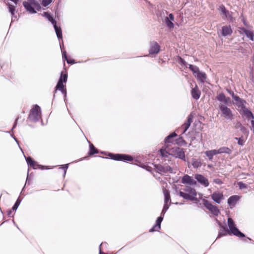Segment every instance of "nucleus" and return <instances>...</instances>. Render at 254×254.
I'll return each mask as SVG.
<instances>
[{"mask_svg": "<svg viewBox=\"0 0 254 254\" xmlns=\"http://www.w3.org/2000/svg\"><path fill=\"white\" fill-rule=\"evenodd\" d=\"M156 172L161 175L168 172L173 173V169L170 166H163L159 164H153Z\"/></svg>", "mask_w": 254, "mask_h": 254, "instance_id": "9", "label": "nucleus"}, {"mask_svg": "<svg viewBox=\"0 0 254 254\" xmlns=\"http://www.w3.org/2000/svg\"><path fill=\"white\" fill-rule=\"evenodd\" d=\"M206 156L208 158L209 160H211L213 157V154L211 150H208L205 152Z\"/></svg>", "mask_w": 254, "mask_h": 254, "instance_id": "50", "label": "nucleus"}, {"mask_svg": "<svg viewBox=\"0 0 254 254\" xmlns=\"http://www.w3.org/2000/svg\"><path fill=\"white\" fill-rule=\"evenodd\" d=\"M219 108L221 112V116L226 119H232L233 115L232 111L227 106L223 104H221L219 106Z\"/></svg>", "mask_w": 254, "mask_h": 254, "instance_id": "8", "label": "nucleus"}, {"mask_svg": "<svg viewBox=\"0 0 254 254\" xmlns=\"http://www.w3.org/2000/svg\"><path fill=\"white\" fill-rule=\"evenodd\" d=\"M239 29L240 30V34L244 33L250 40L252 41L254 40V32L253 31L249 30L244 27H240Z\"/></svg>", "mask_w": 254, "mask_h": 254, "instance_id": "17", "label": "nucleus"}, {"mask_svg": "<svg viewBox=\"0 0 254 254\" xmlns=\"http://www.w3.org/2000/svg\"><path fill=\"white\" fill-rule=\"evenodd\" d=\"M177 136V134L175 132H172L167 135L164 140V145H167L169 147L170 143H173L174 139V138Z\"/></svg>", "mask_w": 254, "mask_h": 254, "instance_id": "20", "label": "nucleus"}, {"mask_svg": "<svg viewBox=\"0 0 254 254\" xmlns=\"http://www.w3.org/2000/svg\"><path fill=\"white\" fill-rule=\"evenodd\" d=\"M160 45L157 42H151L149 54L150 55L157 54L160 51Z\"/></svg>", "mask_w": 254, "mask_h": 254, "instance_id": "15", "label": "nucleus"}, {"mask_svg": "<svg viewBox=\"0 0 254 254\" xmlns=\"http://www.w3.org/2000/svg\"><path fill=\"white\" fill-rule=\"evenodd\" d=\"M194 76L197 80L202 83H204L206 79V74L204 72L200 70L196 74H194Z\"/></svg>", "mask_w": 254, "mask_h": 254, "instance_id": "30", "label": "nucleus"}, {"mask_svg": "<svg viewBox=\"0 0 254 254\" xmlns=\"http://www.w3.org/2000/svg\"><path fill=\"white\" fill-rule=\"evenodd\" d=\"M211 198L215 203L218 204H220L222 200L224 199L223 194L218 191H214L211 194Z\"/></svg>", "mask_w": 254, "mask_h": 254, "instance_id": "13", "label": "nucleus"}, {"mask_svg": "<svg viewBox=\"0 0 254 254\" xmlns=\"http://www.w3.org/2000/svg\"><path fill=\"white\" fill-rule=\"evenodd\" d=\"M65 64V63H64V71H62L61 72V73H60V77L59 78V80L58 81H59L60 82H62V83H65L67 81V78H68V74H67V72L66 71V68L64 67Z\"/></svg>", "mask_w": 254, "mask_h": 254, "instance_id": "25", "label": "nucleus"}, {"mask_svg": "<svg viewBox=\"0 0 254 254\" xmlns=\"http://www.w3.org/2000/svg\"><path fill=\"white\" fill-rule=\"evenodd\" d=\"M233 33V30L230 25H225L222 26L221 29V35L223 37L231 35Z\"/></svg>", "mask_w": 254, "mask_h": 254, "instance_id": "22", "label": "nucleus"}, {"mask_svg": "<svg viewBox=\"0 0 254 254\" xmlns=\"http://www.w3.org/2000/svg\"><path fill=\"white\" fill-rule=\"evenodd\" d=\"M19 119V117H18L17 118H16V119L15 120V121L12 125V128L11 129V131L12 132L13 129L16 127V126H17V122H18V119Z\"/></svg>", "mask_w": 254, "mask_h": 254, "instance_id": "56", "label": "nucleus"}, {"mask_svg": "<svg viewBox=\"0 0 254 254\" xmlns=\"http://www.w3.org/2000/svg\"><path fill=\"white\" fill-rule=\"evenodd\" d=\"M242 22H243V23L244 24V25L247 28H249L250 27V24L248 22L247 20V19L246 18H242Z\"/></svg>", "mask_w": 254, "mask_h": 254, "instance_id": "58", "label": "nucleus"}, {"mask_svg": "<svg viewBox=\"0 0 254 254\" xmlns=\"http://www.w3.org/2000/svg\"><path fill=\"white\" fill-rule=\"evenodd\" d=\"M177 61L179 64H180L182 66H184L186 68H187L188 65H189L188 63L186 62V61L183 58H182L181 56L179 55L177 56Z\"/></svg>", "mask_w": 254, "mask_h": 254, "instance_id": "37", "label": "nucleus"}, {"mask_svg": "<svg viewBox=\"0 0 254 254\" xmlns=\"http://www.w3.org/2000/svg\"><path fill=\"white\" fill-rule=\"evenodd\" d=\"M162 222V221L161 218H157L155 224L149 229V232L152 233L155 231H159V230L161 229V225Z\"/></svg>", "mask_w": 254, "mask_h": 254, "instance_id": "23", "label": "nucleus"}, {"mask_svg": "<svg viewBox=\"0 0 254 254\" xmlns=\"http://www.w3.org/2000/svg\"><path fill=\"white\" fill-rule=\"evenodd\" d=\"M234 100L236 102L237 106L239 108H241V110L246 107L245 106V104L247 103L246 101L242 98H241L239 96L235 98Z\"/></svg>", "mask_w": 254, "mask_h": 254, "instance_id": "31", "label": "nucleus"}, {"mask_svg": "<svg viewBox=\"0 0 254 254\" xmlns=\"http://www.w3.org/2000/svg\"><path fill=\"white\" fill-rule=\"evenodd\" d=\"M0 68L2 69L3 71L5 72L4 74L7 76H9L10 78H12V73L10 72V64L9 63H6L1 64L0 63Z\"/></svg>", "mask_w": 254, "mask_h": 254, "instance_id": "21", "label": "nucleus"}, {"mask_svg": "<svg viewBox=\"0 0 254 254\" xmlns=\"http://www.w3.org/2000/svg\"><path fill=\"white\" fill-rule=\"evenodd\" d=\"M160 156L163 158H167L168 155H170V151L169 147L167 145H164L159 150Z\"/></svg>", "mask_w": 254, "mask_h": 254, "instance_id": "26", "label": "nucleus"}, {"mask_svg": "<svg viewBox=\"0 0 254 254\" xmlns=\"http://www.w3.org/2000/svg\"><path fill=\"white\" fill-rule=\"evenodd\" d=\"M226 91L232 96L233 100H234L235 98L238 96V95L235 94L234 92L230 89L227 88Z\"/></svg>", "mask_w": 254, "mask_h": 254, "instance_id": "53", "label": "nucleus"}, {"mask_svg": "<svg viewBox=\"0 0 254 254\" xmlns=\"http://www.w3.org/2000/svg\"><path fill=\"white\" fill-rule=\"evenodd\" d=\"M240 113L242 117H246L247 119H251V120L254 119L253 112L246 107L241 110Z\"/></svg>", "mask_w": 254, "mask_h": 254, "instance_id": "16", "label": "nucleus"}, {"mask_svg": "<svg viewBox=\"0 0 254 254\" xmlns=\"http://www.w3.org/2000/svg\"><path fill=\"white\" fill-rule=\"evenodd\" d=\"M63 60L64 61H66V63L69 64H75V60L73 59H67V54L66 51H63Z\"/></svg>", "mask_w": 254, "mask_h": 254, "instance_id": "33", "label": "nucleus"}, {"mask_svg": "<svg viewBox=\"0 0 254 254\" xmlns=\"http://www.w3.org/2000/svg\"><path fill=\"white\" fill-rule=\"evenodd\" d=\"M170 156L174 157L176 158L180 159L185 162L186 161L185 150L183 148H181L179 147L175 146L170 148Z\"/></svg>", "mask_w": 254, "mask_h": 254, "instance_id": "6", "label": "nucleus"}, {"mask_svg": "<svg viewBox=\"0 0 254 254\" xmlns=\"http://www.w3.org/2000/svg\"><path fill=\"white\" fill-rule=\"evenodd\" d=\"M240 129L244 134L248 135L249 134V131L248 129L244 126H243Z\"/></svg>", "mask_w": 254, "mask_h": 254, "instance_id": "54", "label": "nucleus"}, {"mask_svg": "<svg viewBox=\"0 0 254 254\" xmlns=\"http://www.w3.org/2000/svg\"><path fill=\"white\" fill-rule=\"evenodd\" d=\"M184 190L185 191L188 192L189 194L194 192L195 194L194 195H195V197H196L197 192L194 188H192L191 187L188 186L187 187V188L185 189Z\"/></svg>", "mask_w": 254, "mask_h": 254, "instance_id": "43", "label": "nucleus"}, {"mask_svg": "<svg viewBox=\"0 0 254 254\" xmlns=\"http://www.w3.org/2000/svg\"><path fill=\"white\" fill-rule=\"evenodd\" d=\"M238 185L240 190L247 188L248 185L242 181L238 182Z\"/></svg>", "mask_w": 254, "mask_h": 254, "instance_id": "48", "label": "nucleus"}, {"mask_svg": "<svg viewBox=\"0 0 254 254\" xmlns=\"http://www.w3.org/2000/svg\"><path fill=\"white\" fill-rule=\"evenodd\" d=\"M194 178L201 185L203 186L204 187H208L209 183L207 178L205 177L203 175L200 174H196L194 175Z\"/></svg>", "mask_w": 254, "mask_h": 254, "instance_id": "10", "label": "nucleus"}, {"mask_svg": "<svg viewBox=\"0 0 254 254\" xmlns=\"http://www.w3.org/2000/svg\"><path fill=\"white\" fill-rule=\"evenodd\" d=\"M89 142V150L88 155L89 156H92L95 154L99 153V150L95 147V146L90 141Z\"/></svg>", "mask_w": 254, "mask_h": 254, "instance_id": "27", "label": "nucleus"}, {"mask_svg": "<svg viewBox=\"0 0 254 254\" xmlns=\"http://www.w3.org/2000/svg\"><path fill=\"white\" fill-rule=\"evenodd\" d=\"M39 112H41L40 106L37 104L33 105L28 115V120L33 123L38 122L41 118Z\"/></svg>", "mask_w": 254, "mask_h": 254, "instance_id": "5", "label": "nucleus"}, {"mask_svg": "<svg viewBox=\"0 0 254 254\" xmlns=\"http://www.w3.org/2000/svg\"><path fill=\"white\" fill-rule=\"evenodd\" d=\"M224 224H222L219 227L220 230L216 239L228 235L230 236H235L245 242H247V240L252 241L250 238L246 237L245 234L239 229L232 218L228 217L227 226L225 224V220L224 221Z\"/></svg>", "mask_w": 254, "mask_h": 254, "instance_id": "1", "label": "nucleus"}, {"mask_svg": "<svg viewBox=\"0 0 254 254\" xmlns=\"http://www.w3.org/2000/svg\"><path fill=\"white\" fill-rule=\"evenodd\" d=\"M191 95L192 97L196 100H198L200 98L201 92L197 85L191 89Z\"/></svg>", "mask_w": 254, "mask_h": 254, "instance_id": "28", "label": "nucleus"}, {"mask_svg": "<svg viewBox=\"0 0 254 254\" xmlns=\"http://www.w3.org/2000/svg\"><path fill=\"white\" fill-rule=\"evenodd\" d=\"M7 8L8 9L9 12L10 13L11 15L13 14V12H15L16 11V7L14 5L8 3L7 4Z\"/></svg>", "mask_w": 254, "mask_h": 254, "instance_id": "42", "label": "nucleus"}, {"mask_svg": "<svg viewBox=\"0 0 254 254\" xmlns=\"http://www.w3.org/2000/svg\"><path fill=\"white\" fill-rule=\"evenodd\" d=\"M200 198L202 200L204 206L208 209L213 216H218L219 215L220 213V211L217 206L213 205L207 200L201 198Z\"/></svg>", "mask_w": 254, "mask_h": 254, "instance_id": "7", "label": "nucleus"}, {"mask_svg": "<svg viewBox=\"0 0 254 254\" xmlns=\"http://www.w3.org/2000/svg\"><path fill=\"white\" fill-rule=\"evenodd\" d=\"M241 196L238 195H233L227 199V203L231 209L233 208L239 201Z\"/></svg>", "mask_w": 254, "mask_h": 254, "instance_id": "14", "label": "nucleus"}, {"mask_svg": "<svg viewBox=\"0 0 254 254\" xmlns=\"http://www.w3.org/2000/svg\"><path fill=\"white\" fill-rule=\"evenodd\" d=\"M163 193L164 196V204H169L172 203L171 200V196L170 194V191L165 188L163 189Z\"/></svg>", "mask_w": 254, "mask_h": 254, "instance_id": "29", "label": "nucleus"}, {"mask_svg": "<svg viewBox=\"0 0 254 254\" xmlns=\"http://www.w3.org/2000/svg\"><path fill=\"white\" fill-rule=\"evenodd\" d=\"M38 168L39 169H41V170H48V169H50L49 168V166H48L40 165L39 164H38Z\"/></svg>", "mask_w": 254, "mask_h": 254, "instance_id": "59", "label": "nucleus"}, {"mask_svg": "<svg viewBox=\"0 0 254 254\" xmlns=\"http://www.w3.org/2000/svg\"><path fill=\"white\" fill-rule=\"evenodd\" d=\"M219 10L225 17H227L230 13L229 11L226 9L223 4H221L219 6Z\"/></svg>", "mask_w": 254, "mask_h": 254, "instance_id": "38", "label": "nucleus"}, {"mask_svg": "<svg viewBox=\"0 0 254 254\" xmlns=\"http://www.w3.org/2000/svg\"><path fill=\"white\" fill-rule=\"evenodd\" d=\"M191 165L194 168H198L201 167L202 164L198 160L193 158L191 162Z\"/></svg>", "mask_w": 254, "mask_h": 254, "instance_id": "39", "label": "nucleus"}, {"mask_svg": "<svg viewBox=\"0 0 254 254\" xmlns=\"http://www.w3.org/2000/svg\"><path fill=\"white\" fill-rule=\"evenodd\" d=\"M223 103L224 104V105L226 106H230L232 104V102H231V99L230 97H225V100L223 102Z\"/></svg>", "mask_w": 254, "mask_h": 254, "instance_id": "52", "label": "nucleus"}, {"mask_svg": "<svg viewBox=\"0 0 254 254\" xmlns=\"http://www.w3.org/2000/svg\"><path fill=\"white\" fill-rule=\"evenodd\" d=\"M194 192L189 194L188 193L184 192L182 191H179V195L183 197L184 199L191 201H195L196 203L199 201V200L196 197H195V195H194Z\"/></svg>", "mask_w": 254, "mask_h": 254, "instance_id": "12", "label": "nucleus"}, {"mask_svg": "<svg viewBox=\"0 0 254 254\" xmlns=\"http://www.w3.org/2000/svg\"><path fill=\"white\" fill-rule=\"evenodd\" d=\"M174 20V16L173 13H171L169 14V16L165 17V22L167 27L170 29L174 28V24L173 21Z\"/></svg>", "mask_w": 254, "mask_h": 254, "instance_id": "19", "label": "nucleus"}, {"mask_svg": "<svg viewBox=\"0 0 254 254\" xmlns=\"http://www.w3.org/2000/svg\"><path fill=\"white\" fill-rule=\"evenodd\" d=\"M181 182L183 184L190 186H196V181L189 175L185 174L184 175L181 180Z\"/></svg>", "mask_w": 254, "mask_h": 254, "instance_id": "11", "label": "nucleus"}, {"mask_svg": "<svg viewBox=\"0 0 254 254\" xmlns=\"http://www.w3.org/2000/svg\"><path fill=\"white\" fill-rule=\"evenodd\" d=\"M243 126L242 125L240 121H238L235 125V128L237 129H240Z\"/></svg>", "mask_w": 254, "mask_h": 254, "instance_id": "61", "label": "nucleus"}, {"mask_svg": "<svg viewBox=\"0 0 254 254\" xmlns=\"http://www.w3.org/2000/svg\"><path fill=\"white\" fill-rule=\"evenodd\" d=\"M22 198H21L20 196L17 198L16 200L15 201L14 204H17V205L19 206L22 200Z\"/></svg>", "mask_w": 254, "mask_h": 254, "instance_id": "60", "label": "nucleus"}, {"mask_svg": "<svg viewBox=\"0 0 254 254\" xmlns=\"http://www.w3.org/2000/svg\"><path fill=\"white\" fill-rule=\"evenodd\" d=\"M13 211L11 210V209H7V211H6V213H7V215L8 217H12L13 218V215H12L11 216V214L12 213Z\"/></svg>", "mask_w": 254, "mask_h": 254, "instance_id": "63", "label": "nucleus"}, {"mask_svg": "<svg viewBox=\"0 0 254 254\" xmlns=\"http://www.w3.org/2000/svg\"><path fill=\"white\" fill-rule=\"evenodd\" d=\"M211 150L212 152L213 155L221 154L219 148L218 149H213Z\"/></svg>", "mask_w": 254, "mask_h": 254, "instance_id": "62", "label": "nucleus"}, {"mask_svg": "<svg viewBox=\"0 0 254 254\" xmlns=\"http://www.w3.org/2000/svg\"><path fill=\"white\" fill-rule=\"evenodd\" d=\"M98 157L104 159L109 158L115 161H122L125 163H132L133 161L138 162L137 159L134 158L131 155L127 154L114 153L110 152L108 153V157L100 155H99Z\"/></svg>", "mask_w": 254, "mask_h": 254, "instance_id": "2", "label": "nucleus"}, {"mask_svg": "<svg viewBox=\"0 0 254 254\" xmlns=\"http://www.w3.org/2000/svg\"><path fill=\"white\" fill-rule=\"evenodd\" d=\"M26 161L29 167H32L33 169L35 170L38 168V163L35 161L31 157L28 156L26 157L25 156Z\"/></svg>", "mask_w": 254, "mask_h": 254, "instance_id": "24", "label": "nucleus"}, {"mask_svg": "<svg viewBox=\"0 0 254 254\" xmlns=\"http://www.w3.org/2000/svg\"><path fill=\"white\" fill-rule=\"evenodd\" d=\"M64 83L60 82L59 81L57 82L56 87H55V91L54 93V98L55 97V93L57 92V90L60 91L63 89L65 85L64 84Z\"/></svg>", "mask_w": 254, "mask_h": 254, "instance_id": "35", "label": "nucleus"}, {"mask_svg": "<svg viewBox=\"0 0 254 254\" xmlns=\"http://www.w3.org/2000/svg\"><path fill=\"white\" fill-rule=\"evenodd\" d=\"M59 43H60V47L61 50L62 54L63 55V51H65L64 49V41L63 39V37L61 38H58Z\"/></svg>", "mask_w": 254, "mask_h": 254, "instance_id": "49", "label": "nucleus"}, {"mask_svg": "<svg viewBox=\"0 0 254 254\" xmlns=\"http://www.w3.org/2000/svg\"><path fill=\"white\" fill-rule=\"evenodd\" d=\"M68 166H69V164H68V163L60 165V167L59 168L64 170V175H63L64 177L65 176V174H66L67 170L68 168Z\"/></svg>", "mask_w": 254, "mask_h": 254, "instance_id": "46", "label": "nucleus"}, {"mask_svg": "<svg viewBox=\"0 0 254 254\" xmlns=\"http://www.w3.org/2000/svg\"><path fill=\"white\" fill-rule=\"evenodd\" d=\"M170 205H171L170 203H169V204H164V205H163L162 210L161 211L160 215L159 217H158L157 218H161L162 221H163V219H164V215H165L166 212H167V211L169 208Z\"/></svg>", "mask_w": 254, "mask_h": 254, "instance_id": "34", "label": "nucleus"}, {"mask_svg": "<svg viewBox=\"0 0 254 254\" xmlns=\"http://www.w3.org/2000/svg\"><path fill=\"white\" fill-rule=\"evenodd\" d=\"M45 17L53 25L55 31L57 38H61L62 37V30L60 26H58L57 21L54 17L53 14L49 11H45L41 14Z\"/></svg>", "mask_w": 254, "mask_h": 254, "instance_id": "4", "label": "nucleus"}, {"mask_svg": "<svg viewBox=\"0 0 254 254\" xmlns=\"http://www.w3.org/2000/svg\"><path fill=\"white\" fill-rule=\"evenodd\" d=\"M175 144L178 145H186L187 144L186 141L181 135H180L178 138H176L175 140Z\"/></svg>", "mask_w": 254, "mask_h": 254, "instance_id": "36", "label": "nucleus"}, {"mask_svg": "<svg viewBox=\"0 0 254 254\" xmlns=\"http://www.w3.org/2000/svg\"><path fill=\"white\" fill-rule=\"evenodd\" d=\"M226 96L223 93H219L216 97V99L219 101V102H224Z\"/></svg>", "mask_w": 254, "mask_h": 254, "instance_id": "45", "label": "nucleus"}, {"mask_svg": "<svg viewBox=\"0 0 254 254\" xmlns=\"http://www.w3.org/2000/svg\"><path fill=\"white\" fill-rule=\"evenodd\" d=\"M232 12H231L226 18H228L230 22H233L235 21V18L232 16Z\"/></svg>", "mask_w": 254, "mask_h": 254, "instance_id": "55", "label": "nucleus"}, {"mask_svg": "<svg viewBox=\"0 0 254 254\" xmlns=\"http://www.w3.org/2000/svg\"><path fill=\"white\" fill-rule=\"evenodd\" d=\"M52 0H42L41 1V4L45 7L48 6L52 2Z\"/></svg>", "mask_w": 254, "mask_h": 254, "instance_id": "51", "label": "nucleus"}, {"mask_svg": "<svg viewBox=\"0 0 254 254\" xmlns=\"http://www.w3.org/2000/svg\"><path fill=\"white\" fill-rule=\"evenodd\" d=\"M132 164H134L135 165L138 166L139 167L145 169L146 171L148 172L151 171V167L148 166V165H145L141 163L140 161L138 160V162L133 161L131 163Z\"/></svg>", "mask_w": 254, "mask_h": 254, "instance_id": "32", "label": "nucleus"}, {"mask_svg": "<svg viewBox=\"0 0 254 254\" xmlns=\"http://www.w3.org/2000/svg\"><path fill=\"white\" fill-rule=\"evenodd\" d=\"M189 68L192 72L194 75L196 74L199 71L198 67L193 64H189Z\"/></svg>", "mask_w": 254, "mask_h": 254, "instance_id": "40", "label": "nucleus"}, {"mask_svg": "<svg viewBox=\"0 0 254 254\" xmlns=\"http://www.w3.org/2000/svg\"><path fill=\"white\" fill-rule=\"evenodd\" d=\"M213 182L215 184L219 185H222L223 183L222 181L220 179H219V178L214 179L213 180Z\"/></svg>", "mask_w": 254, "mask_h": 254, "instance_id": "57", "label": "nucleus"}, {"mask_svg": "<svg viewBox=\"0 0 254 254\" xmlns=\"http://www.w3.org/2000/svg\"><path fill=\"white\" fill-rule=\"evenodd\" d=\"M235 139L237 140L238 145L241 146H243L244 145L245 141L242 136L240 137H235Z\"/></svg>", "mask_w": 254, "mask_h": 254, "instance_id": "47", "label": "nucleus"}, {"mask_svg": "<svg viewBox=\"0 0 254 254\" xmlns=\"http://www.w3.org/2000/svg\"><path fill=\"white\" fill-rule=\"evenodd\" d=\"M192 120L193 117L192 115L190 114L187 118V120L182 125V128L183 129L182 134H184L189 129V128L190 126L191 123L192 122Z\"/></svg>", "mask_w": 254, "mask_h": 254, "instance_id": "18", "label": "nucleus"}, {"mask_svg": "<svg viewBox=\"0 0 254 254\" xmlns=\"http://www.w3.org/2000/svg\"><path fill=\"white\" fill-rule=\"evenodd\" d=\"M29 169L28 170V173H27V176L26 179V182H25V184L24 187H23V188L22 189L21 192L24 190L26 184L30 185L31 183V179H32L30 178V176L29 175Z\"/></svg>", "mask_w": 254, "mask_h": 254, "instance_id": "44", "label": "nucleus"}, {"mask_svg": "<svg viewBox=\"0 0 254 254\" xmlns=\"http://www.w3.org/2000/svg\"><path fill=\"white\" fill-rule=\"evenodd\" d=\"M23 5L26 10L31 14L37 13L41 9L40 4L36 0H27L23 2Z\"/></svg>", "mask_w": 254, "mask_h": 254, "instance_id": "3", "label": "nucleus"}, {"mask_svg": "<svg viewBox=\"0 0 254 254\" xmlns=\"http://www.w3.org/2000/svg\"><path fill=\"white\" fill-rule=\"evenodd\" d=\"M220 153H226L230 154L232 153V150L228 147H221L219 148Z\"/></svg>", "mask_w": 254, "mask_h": 254, "instance_id": "41", "label": "nucleus"}, {"mask_svg": "<svg viewBox=\"0 0 254 254\" xmlns=\"http://www.w3.org/2000/svg\"><path fill=\"white\" fill-rule=\"evenodd\" d=\"M60 91L64 95V96H67L66 89L65 87H64L63 89L60 90Z\"/></svg>", "mask_w": 254, "mask_h": 254, "instance_id": "64", "label": "nucleus"}]
</instances>
